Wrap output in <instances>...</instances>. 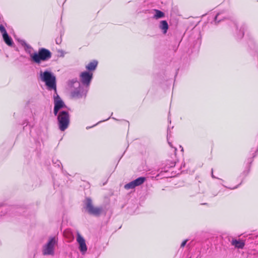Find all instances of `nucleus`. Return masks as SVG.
Instances as JSON below:
<instances>
[{
  "instance_id": "obj_18",
  "label": "nucleus",
  "mask_w": 258,
  "mask_h": 258,
  "mask_svg": "<svg viewBox=\"0 0 258 258\" xmlns=\"http://www.w3.org/2000/svg\"><path fill=\"white\" fill-rule=\"evenodd\" d=\"M70 123L69 113L66 111V128H67Z\"/></svg>"
},
{
  "instance_id": "obj_23",
  "label": "nucleus",
  "mask_w": 258,
  "mask_h": 258,
  "mask_svg": "<svg viewBox=\"0 0 258 258\" xmlns=\"http://www.w3.org/2000/svg\"><path fill=\"white\" fill-rule=\"evenodd\" d=\"M169 144L170 145V146L172 147V145L170 143H169Z\"/></svg>"
},
{
  "instance_id": "obj_2",
  "label": "nucleus",
  "mask_w": 258,
  "mask_h": 258,
  "mask_svg": "<svg viewBox=\"0 0 258 258\" xmlns=\"http://www.w3.org/2000/svg\"><path fill=\"white\" fill-rule=\"evenodd\" d=\"M67 90L73 98H80L85 97L87 90L81 85L76 78L69 80L68 82Z\"/></svg>"
},
{
  "instance_id": "obj_8",
  "label": "nucleus",
  "mask_w": 258,
  "mask_h": 258,
  "mask_svg": "<svg viewBox=\"0 0 258 258\" xmlns=\"http://www.w3.org/2000/svg\"><path fill=\"white\" fill-rule=\"evenodd\" d=\"M233 25L234 27H236V30L238 31L237 32V37L238 38H241L243 37L244 32L243 30L245 28V25H238L237 24L233 22Z\"/></svg>"
},
{
  "instance_id": "obj_26",
  "label": "nucleus",
  "mask_w": 258,
  "mask_h": 258,
  "mask_svg": "<svg viewBox=\"0 0 258 258\" xmlns=\"http://www.w3.org/2000/svg\"><path fill=\"white\" fill-rule=\"evenodd\" d=\"M63 234H64V231L62 232Z\"/></svg>"
},
{
  "instance_id": "obj_13",
  "label": "nucleus",
  "mask_w": 258,
  "mask_h": 258,
  "mask_svg": "<svg viewBox=\"0 0 258 258\" xmlns=\"http://www.w3.org/2000/svg\"><path fill=\"white\" fill-rule=\"evenodd\" d=\"M155 14L154 15V18L158 19L160 18H163L165 16V14L163 12L158 10H154Z\"/></svg>"
},
{
  "instance_id": "obj_22",
  "label": "nucleus",
  "mask_w": 258,
  "mask_h": 258,
  "mask_svg": "<svg viewBox=\"0 0 258 258\" xmlns=\"http://www.w3.org/2000/svg\"><path fill=\"white\" fill-rule=\"evenodd\" d=\"M175 166V163H172V165L171 166Z\"/></svg>"
},
{
  "instance_id": "obj_10",
  "label": "nucleus",
  "mask_w": 258,
  "mask_h": 258,
  "mask_svg": "<svg viewBox=\"0 0 258 258\" xmlns=\"http://www.w3.org/2000/svg\"><path fill=\"white\" fill-rule=\"evenodd\" d=\"M97 64L98 61L96 60H93L86 66V69L89 71L88 72H91L96 70Z\"/></svg>"
},
{
  "instance_id": "obj_16",
  "label": "nucleus",
  "mask_w": 258,
  "mask_h": 258,
  "mask_svg": "<svg viewBox=\"0 0 258 258\" xmlns=\"http://www.w3.org/2000/svg\"><path fill=\"white\" fill-rule=\"evenodd\" d=\"M134 182L132 181L124 185V188L126 189H133L135 187Z\"/></svg>"
},
{
  "instance_id": "obj_24",
  "label": "nucleus",
  "mask_w": 258,
  "mask_h": 258,
  "mask_svg": "<svg viewBox=\"0 0 258 258\" xmlns=\"http://www.w3.org/2000/svg\"><path fill=\"white\" fill-rule=\"evenodd\" d=\"M58 42H59V40L56 41V43H58Z\"/></svg>"
},
{
  "instance_id": "obj_25",
  "label": "nucleus",
  "mask_w": 258,
  "mask_h": 258,
  "mask_svg": "<svg viewBox=\"0 0 258 258\" xmlns=\"http://www.w3.org/2000/svg\"><path fill=\"white\" fill-rule=\"evenodd\" d=\"M58 42H59V40L56 41V43H58Z\"/></svg>"
},
{
  "instance_id": "obj_12",
  "label": "nucleus",
  "mask_w": 258,
  "mask_h": 258,
  "mask_svg": "<svg viewBox=\"0 0 258 258\" xmlns=\"http://www.w3.org/2000/svg\"><path fill=\"white\" fill-rule=\"evenodd\" d=\"M146 178L144 177H140L133 181L135 186H138L142 184L145 181Z\"/></svg>"
},
{
  "instance_id": "obj_7",
  "label": "nucleus",
  "mask_w": 258,
  "mask_h": 258,
  "mask_svg": "<svg viewBox=\"0 0 258 258\" xmlns=\"http://www.w3.org/2000/svg\"><path fill=\"white\" fill-rule=\"evenodd\" d=\"M77 241L79 244V249L80 252L82 254H84L87 250V247L85 240L79 233L77 235Z\"/></svg>"
},
{
  "instance_id": "obj_15",
  "label": "nucleus",
  "mask_w": 258,
  "mask_h": 258,
  "mask_svg": "<svg viewBox=\"0 0 258 258\" xmlns=\"http://www.w3.org/2000/svg\"><path fill=\"white\" fill-rule=\"evenodd\" d=\"M225 15L226 14L225 13H220L217 14V15L215 16V21H218V22H220Z\"/></svg>"
},
{
  "instance_id": "obj_21",
  "label": "nucleus",
  "mask_w": 258,
  "mask_h": 258,
  "mask_svg": "<svg viewBox=\"0 0 258 258\" xmlns=\"http://www.w3.org/2000/svg\"><path fill=\"white\" fill-rule=\"evenodd\" d=\"M212 174V178H217L216 177H215V176H214V175L213 174V169H212V174Z\"/></svg>"
},
{
  "instance_id": "obj_11",
  "label": "nucleus",
  "mask_w": 258,
  "mask_h": 258,
  "mask_svg": "<svg viewBox=\"0 0 258 258\" xmlns=\"http://www.w3.org/2000/svg\"><path fill=\"white\" fill-rule=\"evenodd\" d=\"M231 243L235 247L238 248H242L245 245L244 241L241 240H233Z\"/></svg>"
},
{
  "instance_id": "obj_3",
  "label": "nucleus",
  "mask_w": 258,
  "mask_h": 258,
  "mask_svg": "<svg viewBox=\"0 0 258 258\" xmlns=\"http://www.w3.org/2000/svg\"><path fill=\"white\" fill-rule=\"evenodd\" d=\"M51 56V52L45 48H40L38 52L30 54L32 60L37 64H39L42 61H47Z\"/></svg>"
},
{
  "instance_id": "obj_5",
  "label": "nucleus",
  "mask_w": 258,
  "mask_h": 258,
  "mask_svg": "<svg viewBox=\"0 0 258 258\" xmlns=\"http://www.w3.org/2000/svg\"><path fill=\"white\" fill-rule=\"evenodd\" d=\"M84 204L85 208L87 210L88 213L91 215L99 216L103 212L102 207L93 206L92 200L89 198H86L84 201Z\"/></svg>"
},
{
  "instance_id": "obj_9",
  "label": "nucleus",
  "mask_w": 258,
  "mask_h": 258,
  "mask_svg": "<svg viewBox=\"0 0 258 258\" xmlns=\"http://www.w3.org/2000/svg\"><path fill=\"white\" fill-rule=\"evenodd\" d=\"M159 28L164 34H166L169 28L167 21L165 20L161 21L159 24Z\"/></svg>"
},
{
  "instance_id": "obj_14",
  "label": "nucleus",
  "mask_w": 258,
  "mask_h": 258,
  "mask_svg": "<svg viewBox=\"0 0 258 258\" xmlns=\"http://www.w3.org/2000/svg\"><path fill=\"white\" fill-rule=\"evenodd\" d=\"M5 43L9 46H12L13 44L12 39L9 36L8 34L3 37Z\"/></svg>"
},
{
  "instance_id": "obj_4",
  "label": "nucleus",
  "mask_w": 258,
  "mask_h": 258,
  "mask_svg": "<svg viewBox=\"0 0 258 258\" xmlns=\"http://www.w3.org/2000/svg\"><path fill=\"white\" fill-rule=\"evenodd\" d=\"M57 239L55 237H50L47 242L43 245L42 252L44 255H54V248L57 244Z\"/></svg>"
},
{
  "instance_id": "obj_1",
  "label": "nucleus",
  "mask_w": 258,
  "mask_h": 258,
  "mask_svg": "<svg viewBox=\"0 0 258 258\" xmlns=\"http://www.w3.org/2000/svg\"><path fill=\"white\" fill-rule=\"evenodd\" d=\"M40 80L45 83L46 89L49 91L53 90L55 94L53 95L54 110L55 116H57V123L59 128L61 131H64V110L58 111L64 106V102L56 93V80L55 75L50 71H40Z\"/></svg>"
},
{
  "instance_id": "obj_17",
  "label": "nucleus",
  "mask_w": 258,
  "mask_h": 258,
  "mask_svg": "<svg viewBox=\"0 0 258 258\" xmlns=\"http://www.w3.org/2000/svg\"><path fill=\"white\" fill-rule=\"evenodd\" d=\"M0 32L3 35V37L8 34L7 31L3 25H0Z\"/></svg>"
},
{
  "instance_id": "obj_6",
  "label": "nucleus",
  "mask_w": 258,
  "mask_h": 258,
  "mask_svg": "<svg viewBox=\"0 0 258 258\" xmlns=\"http://www.w3.org/2000/svg\"><path fill=\"white\" fill-rule=\"evenodd\" d=\"M92 78L93 73L92 72L84 71L80 75V81L83 87H88Z\"/></svg>"
},
{
  "instance_id": "obj_19",
  "label": "nucleus",
  "mask_w": 258,
  "mask_h": 258,
  "mask_svg": "<svg viewBox=\"0 0 258 258\" xmlns=\"http://www.w3.org/2000/svg\"><path fill=\"white\" fill-rule=\"evenodd\" d=\"M187 241V239H185L184 241H183L180 245V247H183L185 245Z\"/></svg>"
},
{
  "instance_id": "obj_20",
  "label": "nucleus",
  "mask_w": 258,
  "mask_h": 258,
  "mask_svg": "<svg viewBox=\"0 0 258 258\" xmlns=\"http://www.w3.org/2000/svg\"><path fill=\"white\" fill-rule=\"evenodd\" d=\"M25 46L26 47V48H27V49H32V48L31 46H30L29 45L25 43Z\"/></svg>"
}]
</instances>
